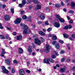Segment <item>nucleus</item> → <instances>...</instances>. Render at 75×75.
<instances>
[{"instance_id":"nucleus-37","label":"nucleus","mask_w":75,"mask_h":75,"mask_svg":"<svg viewBox=\"0 0 75 75\" xmlns=\"http://www.w3.org/2000/svg\"><path fill=\"white\" fill-rule=\"evenodd\" d=\"M54 52L55 54L57 56H58V55H59V54H58V53H57V52H56V51H54Z\"/></svg>"},{"instance_id":"nucleus-26","label":"nucleus","mask_w":75,"mask_h":75,"mask_svg":"<svg viewBox=\"0 0 75 75\" xmlns=\"http://www.w3.org/2000/svg\"><path fill=\"white\" fill-rule=\"evenodd\" d=\"M52 44L53 45H55L56 44H57V41H53L52 42Z\"/></svg>"},{"instance_id":"nucleus-46","label":"nucleus","mask_w":75,"mask_h":75,"mask_svg":"<svg viewBox=\"0 0 75 75\" xmlns=\"http://www.w3.org/2000/svg\"><path fill=\"white\" fill-rule=\"evenodd\" d=\"M65 53V51H64V50H62L60 52V54H64V53Z\"/></svg>"},{"instance_id":"nucleus-53","label":"nucleus","mask_w":75,"mask_h":75,"mask_svg":"<svg viewBox=\"0 0 75 75\" xmlns=\"http://www.w3.org/2000/svg\"><path fill=\"white\" fill-rule=\"evenodd\" d=\"M61 4H62V6H64V3H63V2H61Z\"/></svg>"},{"instance_id":"nucleus-34","label":"nucleus","mask_w":75,"mask_h":75,"mask_svg":"<svg viewBox=\"0 0 75 75\" xmlns=\"http://www.w3.org/2000/svg\"><path fill=\"white\" fill-rule=\"evenodd\" d=\"M68 28V26H66L64 28H63V29L64 30H67Z\"/></svg>"},{"instance_id":"nucleus-60","label":"nucleus","mask_w":75,"mask_h":75,"mask_svg":"<svg viewBox=\"0 0 75 75\" xmlns=\"http://www.w3.org/2000/svg\"><path fill=\"white\" fill-rule=\"evenodd\" d=\"M38 72H40V71H41V69H39L38 70Z\"/></svg>"},{"instance_id":"nucleus-2","label":"nucleus","mask_w":75,"mask_h":75,"mask_svg":"<svg viewBox=\"0 0 75 75\" xmlns=\"http://www.w3.org/2000/svg\"><path fill=\"white\" fill-rule=\"evenodd\" d=\"M2 69L3 70V72L4 73H5L6 74H8L9 71L8 70L6 69L4 66H3L2 67Z\"/></svg>"},{"instance_id":"nucleus-59","label":"nucleus","mask_w":75,"mask_h":75,"mask_svg":"<svg viewBox=\"0 0 75 75\" xmlns=\"http://www.w3.org/2000/svg\"><path fill=\"white\" fill-rule=\"evenodd\" d=\"M30 62H27V65H29V64H30Z\"/></svg>"},{"instance_id":"nucleus-56","label":"nucleus","mask_w":75,"mask_h":75,"mask_svg":"<svg viewBox=\"0 0 75 75\" xmlns=\"http://www.w3.org/2000/svg\"><path fill=\"white\" fill-rule=\"evenodd\" d=\"M6 28L8 30H11V28H8V27H7Z\"/></svg>"},{"instance_id":"nucleus-1","label":"nucleus","mask_w":75,"mask_h":75,"mask_svg":"<svg viewBox=\"0 0 75 75\" xmlns=\"http://www.w3.org/2000/svg\"><path fill=\"white\" fill-rule=\"evenodd\" d=\"M21 26H23V28L24 29L23 31V34H27V31H28V27L25 24L23 23H21Z\"/></svg>"},{"instance_id":"nucleus-11","label":"nucleus","mask_w":75,"mask_h":75,"mask_svg":"<svg viewBox=\"0 0 75 75\" xmlns=\"http://www.w3.org/2000/svg\"><path fill=\"white\" fill-rule=\"evenodd\" d=\"M19 74L21 75H24L25 73L24 70L23 69H21L20 71Z\"/></svg>"},{"instance_id":"nucleus-47","label":"nucleus","mask_w":75,"mask_h":75,"mask_svg":"<svg viewBox=\"0 0 75 75\" xmlns=\"http://www.w3.org/2000/svg\"><path fill=\"white\" fill-rule=\"evenodd\" d=\"M2 25L1 24V23H0V28L1 29H3L4 28L3 27V26H1Z\"/></svg>"},{"instance_id":"nucleus-61","label":"nucleus","mask_w":75,"mask_h":75,"mask_svg":"<svg viewBox=\"0 0 75 75\" xmlns=\"http://www.w3.org/2000/svg\"><path fill=\"white\" fill-rule=\"evenodd\" d=\"M32 8V6H30L29 7V8L30 9H31V8Z\"/></svg>"},{"instance_id":"nucleus-38","label":"nucleus","mask_w":75,"mask_h":75,"mask_svg":"<svg viewBox=\"0 0 75 75\" xmlns=\"http://www.w3.org/2000/svg\"><path fill=\"white\" fill-rule=\"evenodd\" d=\"M52 57L53 59H54V58H56V56L54 55H53L52 56Z\"/></svg>"},{"instance_id":"nucleus-23","label":"nucleus","mask_w":75,"mask_h":75,"mask_svg":"<svg viewBox=\"0 0 75 75\" xmlns=\"http://www.w3.org/2000/svg\"><path fill=\"white\" fill-rule=\"evenodd\" d=\"M27 18V16L25 15H24L22 16V18L23 19V20H26Z\"/></svg>"},{"instance_id":"nucleus-27","label":"nucleus","mask_w":75,"mask_h":75,"mask_svg":"<svg viewBox=\"0 0 75 75\" xmlns=\"http://www.w3.org/2000/svg\"><path fill=\"white\" fill-rule=\"evenodd\" d=\"M18 6H19V7H23V6H24L23 5V4H18Z\"/></svg>"},{"instance_id":"nucleus-43","label":"nucleus","mask_w":75,"mask_h":75,"mask_svg":"<svg viewBox=\"0 0 75 75\" xmlns=\"http://www.w3.org/2000/svg\"><path fill=\"white\" fill-rule=\"evenodd\" d=\"M72 23H73V21L72 20H70L69 21V23H70V24H72Z\"/></svg>"},{"instance_id":"nucleus-20","label":"nucleus","mask_w":75,"mask_h":75,"mask_svg":"<svg viewBox=\"0 0 75 75\" xmlns=\"http://www.w3.org/2000/svg\"><path fill=\"white\" fill-rule=\"evenodd\" d=\"M6 54V52L4 51H3L2 52V54H1V56L2 57L4 56V54Z\"/></svg>"},{"instance_id":"nucleus-40","label":"nucleus","mask_w":75,"mask_h":75,"mask_svg":"<svg viewBox=\"0 0 75 75\" xmlns=\"http://www.w3.org/2000/svg\"><path fill=\"white\" fill-rule=\"evenodd\" d=\"M12 73L13 74L15 73V70L13 68L12 69Z\"/></svg>"},{"instance_id":"nucleus-10","label":"nucleus","mask_w":75,"mask_h":75,"mask_svg":"<svg viewBox=\"0 0 75 75\" xmlns=\"http://www.w3.org/2000/svg\"><path fill=\"white\" fill-rule=\"evenodd\" d=\"M39 16L40 17L41 20H44V18H45V15L42 14L41 15H39Z\"/></svg>"},{"instance_id":"nucleus-63","label":"nucleus","mask_w":75,"mask_h":75,"mask_svg":"<svg viewBox=\"0 0 75 75\" xmlns=\"http://www.w3.org/2000/svg\"><path fill=\"white\" fill-rule=\"evenodd\" d=\"M63 11H67V9H66V8H64L63 9Z\"/></svg>"},{"instance_id":"nucleus-41","label":"nucleus","mask_w":75,"mask_h":75,"mask_svg":"<svg viewBox=\"0 0 75 75\" xmlns=\"http://www.w3.org/2000/svg\"><path fill=\"white\" fill-rule=\"evenodd\" d=\"M11 11L12 13H13H13H14V9H13V8H11Z\"/></svg>"},{"instance_id":"nucleus-52","label":"nucleus","mask_w":75,"mask_h":75,"mask_svg":"<svg viewBox=\"0 0 75 75\" xmlns=\"http://www.w3.org/2000/svg\"><path fill=\"white\" fill-rule=\"evenodd\" d=\"M21 14H23L24 13V11H21Z\"/></svg>"},{"instance_id":"nucleus-62","label":"nucleus","mask_w":75,"mask_h":75,"mask_svg":"<svg viewBox=\"0 0 75 75\" xmlns=\"http://www.w3.org/2000/svg\"><path fill=\"white\" fill-rule=\"evenodd\" d=\"M56 66L57 67H59V65L58 64H56Z\"/></svg>"},{"instance_id":"nucleus-36","label":"nucleus","mask_w":75,"mask_h":75,"mask_svg":"<svg viewBox=\"0 0 75 75\" xmlns=\"http://www.w3.org/2000/svg\"><path fill=\"white\" fill-rule=\"evenodd\" d=\"M0 38H1V39H4V37L2 35H0Z\"/></svg>"},{"instance_id":"nucleus-18","label":"nucleus","mask_w":75,"mask_h":75,"mask_svg":"<svg viewBox=\"0 0 75 75\" xmlns=\"http://www.w3.org/2000/svg\"><path fill=\"white\" fill-rule=\"evenodd\" d=\"M59 20L60 21V22H61V23H64V20L62 18H59Z\"/></svg>"},{"instance_id":"nucleus-32","label":"nucleus","mask_w":75,"mask_h":75,"mask_svg":"<svg viewBox=\"0 0 75 75\" xmlns=\"http://www.w3.org/2000/svg\"><path fill=\"white\" fill-rule=\"evenodd\" d=\"M56 16L58 20H59V18H60V16L59 15H56Z\"/></svg>"},{"instance_id":"nucleus-15","label":"nucleus","mask_w":75,"mask_h":75,"mask_svg":"<svg viewBox=\"0 0 75 75\" xmlns=\"http://www.w3.org/2000/svg\"><path fill=\"white\" fill-rule=\"evenodd\" d=\"M5 62L8 65H10V60L8 59H5Z\"/></svg>"},{"instance_id":"nucleus-13","label":"nucleus","mask_w":75,"mask_h":75,"mask_svg":"<svg viewBox=\"0 0 75 75\" xmlns=\"http://www.w3.org/2000/svg\"><path fill=\"white\" fill-rule=\"evenodd\" d=\"M37 8H35V10H40L41 8V5H37Z\"/></svg>"},{"instance_id":"nucleus-24","label":"nucleus","mask_w":75,"mask_h":75,"mask_svg":"<svg viewBox=\"0 0 75 75\" xmlns=\"http://www.w3.org/2000/svg\"><path fill=\"white\" fill-rule=\"evenodd\" d=\"M45 25H49V23H48V21H45Z\"/></svg>"},{"instance_id":"nucleus-17","label":"nucleus","mask_w":75,"mask_h":75,"mask_svg":"<svg viewBox=\"0 0 75 75\" xmlns=\"http://www.w3.org/2000/svg\"><path fill=\"white\" fill-rule=\"evenodd\" d=\"M71 6L72 7H73V8H74L75 7V3L72 2L71 3Z\"/></svg>"},{"instance_id":"nucleus-31","label":"nucleus","mask_w":75,"mask_h":75,"mask_svg":"<svg viewBox=\"0 0 75 75\" xmlns=\"http://www.w3.org/2000/svg\"><path fill=\"white\" fill-rule=\"evenodd\" d=\"M49 61H50L51 63H53L54 62V60L51 58H49Z\"/></svg>"},{"instance_id":"nucleus-3","label":"nucleus","mask_w":75,"mask_h":75,"mask_svg":"<svg viewBox=\"0 0 75 75\" xmlns=\"http://www.w3.org/2000/svg\"><path fill=\"white\" fill-rule=\"evenodd\" d=\"M21 19L20 18H18L16 20V21H14V23L15 24H19L21 23Z\"/></svg>"},{"instance_id":"nucleus-16","label":"nucleus","mask_w":75,"mask_h":75,"mask_svg":"<svg viewBox=\"0 0 75 75\" xmlns=\"http://www.w3.org/2000/svg\"><path fill=\"white\" fill-rule=\"evenodd\" d=\"M28 52H32V49L30 48V47L28 48Z\"/></svg>"},{"instance_id":"nucleus-42","label":"nucleus","mask_w":75,"mask_h":75,"mask_svg":"<svg viewBox=\"0 0 75 75\" xmlns=\"http://www.w3.org/2000/svg\"><path fill=\"white\" fill-rule=\"evenodd\" d=\"M67 26L68 27V28L71 29V28H72V25H70Z\"/></svg>"},{"instance_id":"nucleus-39","label":"nucleus","mask_w":75,"mask_h":75,"mask_svg":"<svg viewBox=\"0 0 75 75\" xmlns=\"http://www.w3.org/2000/svg\"><path fill=\"white\" fill-rule=\"evenodd\" d=\"M13 62L14 64H18V62L15 60H13Z\"/></svg>"},{"instance_id":"nucleus-29","label":"nucleus","mask_w":75,"mask_h":75,"mask_svg":"<svg viewBox=\"0 0 75 75\" xmlns=\"http://www.w3.org/2000/svg\"><path fill=\"white\" fill-rule=\"evenodd\" d=\"M55 6L56 7L58 8V7H60V5L58 4H56L55 5Z\"/></svg>"},{"instance_id":"nucleus-44","label":"nucleus","mask_w":75,"mask_h":75,"mask_svg":"<svg viewBox=\"0 0 75 75\" xmlns=\"http://www.w3.org/2000/svg\"><path fill=\"white\" fill-rule=\"evenodd\" d=\"M26 72H27V73H28L29 74H30V72H31V71L28 70H26Z\"/></svg>"},{"instance_id":"nucleus-49","label":"nucleus","mask_w":75,"mask_h":75,"mask_svg":"<svg viewBox=\"0 0 75 75\" xmlns=\"http://www.w3.org/2000/svg\"><path fill=\"white\" fill-rule=\"evenodd\" d=\"M17 34V33H16V32H14L13 33V35H16Z\"/></svg>"},{"instance_id":"nucleus-22","label":"nucleus","mask_w":75,"mask_h":75,"mask_svg":"<svg viewBox=\"0 0 75 75\" xmlns=\"http://www.w3.org/2000/svg\"><path fill=\"white\" fill-rule=\"evenodd\" d=\"M55 46L56 47V48H57V49H58L59 48V44L58 43H57Z\"/></svg>"},{"instance_id":"nucleus-57","label":"nucleus","mask_w":75,"mask_h":75,"mask_svg":"<svg viewBox=\"0 0 75 75\" xmlns=\"http://www.w3.org/2000/svg\"><path fill=\"white\" fill-rule=\"evenodd\" d=\"M64 58H62L61 59V61L62 62H63V61H64Z\"/></svg>"},{"instance_id":"nucleus-5","label":"nucleus","mask_w":75,"mask_h":75,"mask_svg":"<svg viewBox=\"0 0 75 75\" xmlns=\"http://www.w3.org/2000/svg\"><path fill=\"white\" fill-rule=\"evenodd\" d=\"M50 51V46L49 45H46V52H48Z\"/></svg>"},{"instance_id":"nucleus-58","label":"nucleus","mask_w":75,"mask_h":75,"mask_svg":"<svg viewBox=\"0 0 75 75\" xmlns=\"http://www.w3.org/2000/svg\"><path fill=\"white\" fill-rule=\"evenodd\" d=\"M73 70H74V71H75V66L73 67L72 68Z\"/></svg>"},{"instance_id":"nucleus-6","label":"nucleus","mask_w":75,"mask_h":75,"mask_svg":"<svg viewBox=\"0 0 75 75\" xmlns=\"http://www.w3.org/2000/svg\"><path fill=\"white\" fill-rule=\"evenodd\" d=\"M54 25L55 27L58 28V27H59V26H60V24L59 22H55L54 23Z\"/></svg>"},{"instance_id":"nucleus-21","label":"nucleus","mask_w":75,"mask_h":75,"mask_svg":"<svg viewBox=\"0 0 75 75\" xmlns=\"http://www.w3.org/2000/svg\"><path fill=\"white\" fill-rule=\"evenodd\" d=\"M52 40H57V38L56 36H54L52 38Z\"/></svg>"},{"instance_id":"nucleus-25","label":"nucleus","mask_w":75,"mask_h":75,"mask_svg":"<svg viewBox=\"0 0 75 75\" xmlns=\"http://www.w3.org/2000/svg\"><path fill=\"white\" fill-rule=\"evenodd\" d=\"M63 36L64 38H68V35L67 34H63Z\"/></svg>"},{"instance_id":"nucleus-48","label":"nucleus","mask_w":75,"mask_h":75,"mask_svg":"<svg viewBox=\"0 0 75 75\" xmlns=\"http://www.w3.org/2000/svg\"><path fill=\"white\" fill-rule=\"evenodd\" d=\"M59 42L60 43H61V44H63V43H64V41L61 40H60L59 41Z\"/></svg>"},{"instance_id":"nucleus-64","label":"nucleus","mask_w":75,"mask_h":75,"mask_svg":"<svg viewBox=\"0 0 75 75\" xmlns=\"http://www.w3.org/2000/svg\"><path fill=\"white\" fill-rule=\"evenodd\" d=\"M32 27H33V28H35V25H32Z\"/></svg>"},{"instance_id":"nucleus-54","label":"nucleus","mask_w":75,"mask_h":75,"mask_svg":"<svg viewBox=\"0 0 75 75\" xmlns=\"http://www.w3.org/2000/svg\"><path fill=\"white\" fill-rule=\"evenodd\" d=\"M42 33V32L41 31H40L39 32V34H40V35H41Z\"/></svg>"},{"instance_id":"nucleus-55","label":"nucleus","mask_w":75,"mask_h":75,"mask_svg":"<svg viewBox=\"0 0 75 75\" xmlns=\"http://www.w3.org/2000/svg\"><path fill=\"white\" fill-rule=\"evenodd\" d=\"M6 7V5L5 4H4L3 5V8H4Z\"/></svg>"},{"instance_id":"nucleus-50","label":"nucleus","mask_w":75,"mask_h":75,"mask_svg":"<svg viewBox=\"0 0 75 75\" xmlns=\"http://www.w3.org/2000/svg\"><path fill=\"white\" fill-rule=\"evenodd\" d=\"M38 23L39 24H42V22L41 21H38Z\"/></svg>"},{"instance_id":"nucleus-35","label":"nucleus","mask_w":75,"mask_h":75,"mask_svg":"<svg viewBox=\"0 0 75 75\" xmlns=\"http://www.w3.org/2000/svg\"><path fill=\"white\" fill-rule=\"evenodd\" d=\"M69 14H73V13H74V11H69Z\"/></svg>"},{"instance_id":"nucleus-9","label":"nucleus","mask_w":75,"mask_h":75,"mask_svg":"<svg viewBox=\"0 0 75 75\" xmlns=\"http://www.w3.org/2000/svg\"><path fill=\"white\" fill-rule=\"evenodd\" d=\"M44 62H45V63H46V64H49L50 58L45 59L44 60Z\"/></svg>"},{"instance_id":"nucleus-8","label":"nucleus","mask_w":75,"mask_h":75,"mask_svg":"<svg viewBox=\"0 0 75 75\" xmlns=\"http://www.w3.org/2000/svg\"><path fill=\"white\" fill-rule=\"evenodd\" d=\"M4 18L6 21H8L10 19V16L8 15L5 16Z\"/></svg>"},{"instance_id":"nucleus-19","label":"nucleus","mask_w":75,"mask_h":75,"mask_svg":"<svg viewBox=\"0 0 75 75\" xmlns=\"http://www.w3.org/2000/svg\"><path fill=\"white\" fill-rule=\"evenodd\" d=\"M26 3H27V2L26 1H25V0H23L22 1V4L23 5V6H24V5H25Z\"/></svg>"},{"instance_id":"nucleus-12","label":"nucleus","mask_w":75,"mask_h":75,"mask_svg":"<svg viewBox=\"0 0 75 75\" xmlns=\"http://www.w3.org/2000/svg\"><path fill=\"white\" fill-rule=\"evenodd\" d=\"M18 52L20 54H22L23 52V50L21 48H20L18 49Z\"/></svg>"},{"instance_id":"nucleus-4","label":"nucleus","mask_w":75,"mask_h":75,"mask_svg":"<svg viewBox=\"0 0 75 75\" xmlns=\"http://www.w3.org/2000/svg\"><path fill=\"white\" fill-rule=\"evenodd\" d=\"M35 43L36 44L38 45H40L41 44V42L40 40L36 38L35 39Z\"/></svg>"},{"instance_id":"nucleus-51","label":"nucleus","mask_w":75,"mask_h":75,"mask_svg":"<svg viewBox=\"0 0 75 75\" xmlns=\"http://www.w3.org/2000/svg\"><path fill=\"white\" fill-rule=\"evenodd\" d=\"M45 35V33H44V32H42V34H41V35H43V36H44Z\"/></svg>"},{"instance_id":"nucleus-28","label":"nucleus","mask_w":75,"mask_h":75,"mask_svg":"<svg viewBox=\"0 0 75 75\" xmlns=\"http://www.w3.org/2000/svg\"><path fill=\"white\" fill-rule=\"evenodd\" d=\"M40 39L41 40V42H43V41H45V40L44 39V38H42V37H40Z\"/></svg>"},{"instance_id":"nucleus-30","label":"nucleus","mask_w":75,"mask_h":75,"mask_svg":"<svg viewBox=\"0 0 75 75\" xmlns=\"http://www.w3.org/2000/svg\"><path fill=\"white\" fill-rule=\"evenodd\" d=\"M33 1L35 3H36V4H38L39 2L37 1V0H34Z\"/></svg>"},{"instance_id":"nucleus-33","label":"nucleus","mask_w":75,"mask_h":75,"mask_svg":"<svg viewBox=\"0 0 75 75\" xmlns=\"http://www.w3.org/2000/svg\"><path fill=\"white\" fill-rule=\"evenodd\" d=\"M52 28H50L47 29V31L48 32H50L51 31Z\"/></svg>"},{"instance_id":"nucleus-45","label":"nucleus","mask_w":75,"mask_h":75,"mask_svg":"<svg viewBox=\"0 0 75 75\" xmlns=\"http://www.w3.org/2000/svg\"><path fill=\"white\" fill-rule=\"evenodd\" d=\"M72 37L74 38H75V34H72L71 35Z\"/></svg>"},{"instance_id":"nucleus-7","label":"nucleus","mask_w":75,"mask_h":75,"mask_svg":"<svg viewBox=\"0 0 75 75\" xmlns=\"http://www.w3.org/2000/svg\"><path fill=\"white\" fill-rule=\"evenodd\" d=\"M65 69H67V67L64 66V68H60V71L62 72H64L65 71Z\"/></svg>"},{"instance_id":"nucleus-14","label":"nucleus","mask_w":75,"mask_h":75,"mask_svg":"<svg viewBox=\"0 0 75 75\" xmlns=\"http://www.w3.org/2000/svg\"><path fill=\"white\" fill-rule=\"evenodd\" d=\"M17 40H21L22 39V36L20 35L17 36L16 38Z\"/></svg>"}]
</instances>
